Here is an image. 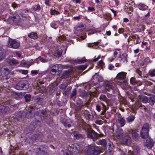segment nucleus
<instances>
[{"label":"nucleus","instance_id":"obj_29","mask_svg":"<svg viewBox=\"0 0 155 155\" xmlns=\"http://www.w3.org/2000/svg\"><path fill=\"white\" fill-rule=\"evenodd\" d=\"M87 65L86 64L81 65L77 66V68L78 70H82L83 71L84 70L87 68Z\"/></svg>","mask_w":155,"mask_h":155},{"label":"nucleus","instance_id":"obj_37","mask_svg":"<svg viewBox=\"0 0 155 155\" xmlns=\"http://www.w3.org/2000/svg\"><path fill=\"white\" fill-rule=\"evenodd\" d=\"M50 14L52 15H58L60 14V13L55 10L51 9Z\"/></svg>","mask_w":155,"mask_h":155},{"label":"nucleus","instance_id":"obj_31","mask_svg":"<svg viewBox=\"0 0 155 155\" xmlns=\"http://www.w3.org/2000/svg\"><path fill=\"white\" fill-rule=\"evenodd\" d=\"M31 98V96L30 94H26L24 96V98L25 99V101L27 102H30Z\"/></svg>","mask_w":155,"mask_h":155},{"label":"nucleus","instance_id":"obj_20","mask_svg":"<svg viewBox=\"0 0 155 155\" xmlns=\"http://www.w3.org/2000/svg\"><path fill=\"white\" fill-rule=\"evenodd\" d=\"M28 37L31 38L35 39L38 38V35L36 32H32L28 35Z\"/></svg>","mask_w":155,"mask_h":155},{"label":"nucleus","instance_id":"obj_16","mask_svg":"<svg viewBox=\"0 0 155 155\" xmlns=\"http://www.w3.org/2000/svg\"><path fill=\"white\" fill-rule=\"evenodd\" d=\"M130 5V4L126 3L124 7V9L125 11L129 14H131L133 10V8Z\"/></svg>","mask_w":155,"mask_h":155},{"label":"nucleus","instance_id":"obj_42","mask_svg":"<svg viewBox=\"0 0 155 155\" xmlns=\"http://www.w3.org/2000/svg\"><path fill=\"white\" fill-rule=\"evenodd\" d=\"M149 102L151 105H153L155 102V100L153 98L150 97L148 100Z\"/></svg>","mask_w":155,"mask_h":155},{"label":"nucleus","instance_id":"obj_21","mask_svg":"<svg viewBox=\"0 0 155 155\" xmlns=\"http://www.w3.org/2000/svg\"><path fill=\"white\" fill-rule=\"evenodd\" d=\"M139 137V135L137 133V131L135 130H133L132 131V137L133 138L135 141H137L138 140Z\"/></svg>","mask_w":155,"mask_h":155},{"label":"nucleus","instance_id":"obj_59","mask_svg":"<svg viewBox=\"0 0 155 155\" xmlns=\"http://www.w3.org/2000/svg\"><path fill=\"white\" fill-rule=\"evenodd\" d=\"M72 87H68L65 91V93L69 92L71 89Z\"/></svg>","mask_w":155,"mask_h":155},{"label":"nucleus","instance_id":"obj_50","mask_svg":"<svg viewBox=\"0 0 155 155\" xmlns=\"http://www.w3.org/2000/svg\"><path fill=\"white\" fill-rule=\"evenodd\" d=\"M68 85L65 83H63L61 84L60 88L63 90L64 89H65L66 88V87H67Z\"/></svg>","mask_w":155,"mask_h":155},{"label":"nucleus","instance_id":"obj_49","mask_svg":"<svg viewBox=\"0 0 155 155\" xmlns=\"http://www.w3.org/2000/svg\"><path fill=\"white\" fill-rule=\"evenodd\" d=\"M83 25H81V26H78L76 28L75 30L77 31H79V33H80L82 31V28L83 27Z\"/></svg>","mask_w":155,"mask_h":155},{"label":"nucleus","instance_id":"obj_63","mask_svg":"<svg viewBox=\"0 0 155 155\" xmlns=\"http://www.w3.org/2000/svg\"><path fill=\"white\" fill-rule=\"evenodd\" d=\"M45 4L48 6H50L49 4V0H45Z\"/></svg>","mask_w":155,"mask_h":155},{"label":"nucleus","instance_id":"obj_44","mask_svg":"<svg viewBox=\"0 0 155 155\" xmlns=\"http://www.w3.org/2000/svg\"><path fill=\"white\" fill-rule=\"evenodd\" d=\"M149 99L146 96L143 97L142 99V101L143 103H147Z\"/></svg>","mask_w":155,"mask_h":155},{"label":"nucleus","instance_id":"obj_5","mask_svg":"<svg viewBox=\"0 0 155 155\" xmlns=\"http://www.w3.org/2000/svg\"><path fill=\"white\" fill-rule=\"evenodd\" d=\"M9 70L7 68H2L0 69V75L3 77V79L7 80V82L10 80H12V78H10L9 74L10 73Z\"/></svg>","mask_w":155,"mask_h":155},{"label":"nucleus","instance_id":"obj_55","mask_svg":"<svg viewBox=\"0 0 155 155\" xmlns=\"http://www.w3.org/2000/svg\"><path fill=\"white\" fill-rule=\"evenodd\" d=\"M130 83L132 84H134L135 83V79L133 78H131L130 81Z\"/></svg>","mask_w":155,"mask_h":155},{"label":"nucleus","instance_id":"obj_61","mask_svg":"<svg viewBox=\"0 0 155 155\" xmlns=\"http://www.w3.org/2000/svg\"><path fill=\"white\" fill-rule=\"evenodd\" d=\"M101 104L102 105L103 111L104 112H105L107 110L106 106L102 103Z\"/></svg>","mask_w":155,"mask_h":155},{"label":"nucleus","instance_id":"obj_2","mask_svg":"<svg viewBox=\"0 0 155 155\" xmlns=\"http://www.w3.org/2000/svg\"><path fill=\"white\" fill-rule=\"evenodd\" d=\"M17 108V105L14 104L12 101H8L4 105L0 106V115H4L7 114L10 110H15Z\"/></svg>","mask_w":155,"mask_h":155},{"label":"nucleus","instance_id":"obj_64","mask_svg":"<svg viewBox=\"0 0 155 155\" xmlns=\"http://www.w3.org/2000/svg\"><path fill=\"white\" fill-rule=\"evenodd\" d=\"M4 56L3 53L2 52V51H0V61L2 58Z\"/></svg>","mask_w":155,"mask_h":155},{"label":"nucleus","instance_id":"obj_36","mask_svg":"<svg viewBox=\"0 0 155 155\" xmlns=\"http://www.w3.org/2000/svg\"><path fill=\"white\" fill-rule=\"evenodd\" d=\"M121 60L124 62L127 61V55L126 54H122L121 57Z\"/></svg>","mask_w":155,"mask_h":155},{"label":"nucleus","instance_id":"obj_43","mask_svg":"<svg viewBox=\"0 0 155 155\" xmlns=\"http://www.w3.org/2000/svg\"><path fill=\"white\" fill-rule=\"evenodd\" d=\"M101 31H100L99 30L97 29L90 30L88 31L89 33H91L92 34L97 32H100Z\"/></svg>","mask_w":155,"mask_h":155},{"label":"nucleus","instance_id":"obj_26","mask_svg":"<svg viewBox=\"0 0 155 155\" xmlns=\"http://www.w3.org/2000/svg\"><path fill=\"white\" fill-rule=\"evenodd\" d=\"M118 120L119 123L120 125V126L122 127L125 124V120L122 117H119L118 118Z\"/></svg>","mask_w":155,"mask_h":155},{"label":"nucleus","instance_id":"obj_30","mask_svg":"<svg viewBox=\"0 0 155 155\" xmlns=\"http://www.w3.org/2000/svg\"><path fill=\"white\" fill-rule=\"evenodd\" d=\"M84 115L85 117L88 120L90 119L91 114L89 111L87 110H85L84 112Z\"/></svg>","mask_w":155,"mask_h":155},{"label":"nucleus","instance_id":"obj_35","mask_svg":"<svg viewBox=\"0 0 155 155\" xmlns=\"http://www.w3.org/2000/svg\"><path fill=\"white\" fill-rule=\"evenodd\" d=\"M135 118V117L133 115H130L127 118V120L128 122H132L134 120Z\"/></svg>","mask_w":155,"mask_h":155},{"label":"nucleus","instance_id":"obj_24","mask_svg":"<svg viewBox=\"0 0 155 155\" xmlns=\"http://www.w3.org/2000/svg\"><path fill=\"white\" fill-rule=\"evenodd\" d=\"M35 103L39 105H42L44 102V99L43 98L37 97L35 100Z\"/></svg>","mask_w":155,"mask_h":155},{"label":"nucleus","instance_id":"obj_18","mask_svg":"<svg viewBox=\"0 0 155 155\" xmlns=\"http://www.w3.org/2000/svg\"><path fill=\"white\" fill-rule=\"evenodd\" d=\"M7 62L11 65H15L17 64L18 62V61L14 58L12 59H7L6 60Z\"/></svg>","mask_w":155,"mask_h":155},{"label":"nucleus","instance_id":"obj_23","mask_svg":"<svg viewBox=\"0 0 155 155\" xmlns=\"http://www.w3.org/2000/svg\"><path fill=\"white\" fill-rule=\"evenodd\" d=\"M70 75V72L69 71H64L62 74L61 78L65 79L68 78Z\"/></svg>","mask_w":155,"mask_h":155},{"label":"nucleus","instance_id":"obj_58","mask_svg":"<svg viewBox=\"0 0 155 155\" xmlns=\"http://www.w3.org/2000/svg\"><path fill=\"white\" fill-rule=\"evenodd\" d=\"M114 66L112 64H110L108 66V68L110 70L114 69Z\"/></svg>","mask_w":155,"mask_h":155},{"label":"nucleus","instance_id":"obj_1","mask_svg":"<svg viewBox=\"0 0 155 155\" xmlns=\"http://www.w3.org/2000/svg\"><path fill=\"white\" fill-rule=\"evenodd\" d=\"M47 111L45 109L40 110L39 111H37L35 114L36 117L35 121H32L31 124H30L29 127H33L31 131L34 130L35 128V126H38L41 124V122L45 119V117L46 115Z\"/></svg>","mask_w":155,"mask_h":155},{"label":"nucleus","instance_id":"obj_13","mask_svg":"<svg viewBox=\"0 0 155 155\" xmlns=\"http://www.w3.org/2000/svg\"><path fill=\"white\" fill-rule=\"evenodd\" d=\"M126 74L124 72H121L118 74L117 75L116 78L118 80H120L123 81V82L124 83H125V79L126 78Z\"/></svg>","mask_w":155,"mask_h":155},{"label":"nucleus","instance_id":"obj_4","mask_svg":"<svg viewBox=\"0 0 155 155\" xmlns=\"http://www.w3.org/2000/svg\"><path fill=\"white\" fill-rule=\"evenodd\" d=\"M100 153V149L98 147L93 146L89 147L87 150L88 155H98Z\"/></svg>","mask_w":155,"mask_h":155},{"label":"nucleus","instance_id":"obj_53","mask_svg":"<svg viewBox=\"0 0 155 155\" xmlns=\"http://www.w3.org/2000/svg\"><path fill=\"white\" fill-rule=\"evenodd\" d=\"M44 82L43 81H39L37 83V85L38 87H40V85H41L42 84H44Z\"/></svg>","mask_w":155,"mask_h":155},{"label":"nucleus","instance_id":"obj_14","mask_svg":"<svg viewBox=\"0 0 155 155\" xmlns=\"http://www.w3.org/2000/svg\"><path fill=\"white\" fill-rule=\"evenodd\" d=\"M61 66L60 64H56L53 65L50 71L51 74L53 75L55 74L57 71H59V68Z\"/></svg>","mask_w":155,"mask_h":155},{"label":"nucleus","instance_id":"obj_28","mask_svg":"<svg viewBox=\"0 0 155 155\" xmlns=\"http://www.w3.org/2000/svg\"><path fill=\"white\" fill-rule=\"evenodd\" d=\"M74 138L76 139H79L83 137L82 135L77 132H75L74 133Z\"/></svg>","mask_w":155,"mask_h":155},{"label":"nucleus","instance_id":"obj_7","mask_svg":"<svg viewBox=\"0 0 155 155\" xmlns=\"http://www.w3.org/2000/svg\"><path fill=\"white\" fill-rule=\"evenodd\" d=\"M33 107L31 106L25 108L27 112L25 113V116L28 118H30L33 117L35 115V111Z\"/></svg>","mask_w":155,"mask_h":155},{"label":"nucleus","instance_id":"obj_51","mask_svg":"<svg viewBox=\"0 0 155 155\" xmlns=\"http://www.w3.org/2000/svg\"><path fill=\"white\" fill-rule=\"evenodd\" d=\"M105 16L107 17L108 20H111L112 19L111 14L109 13H107Z\"/></svg>","mask_w":155,"mask_h":155},{"label":"nucleus","instance_id":"obj_8","mask_svg":"<svg viewBox=\"0 0 155 155\" xmlns=\"http://www.w3.org/2000/svg\"><path fill=\"white\" fill-rule=\"evenodd\" d=\"M135 39H136V41H133V44L134 45L139 44L141 42L140 38L138 35L136 34H131L128 39L127 41L128 42H129L130 41H133V40Z\"/></svg>","mask_w":155,"mask_h":155},{"label":"nucleus","instance_id":"obj_62","mask_svg":"<svg viewBox=\"0 0 155 155\" xmlns=\"http://www.w3.org/2000/svg\"><path fill=\"white\" fill-rule=\"evenodd\" d=\"M96 109L98 112H99L100 111L101 109V108L100 106L99 105H96Z\"/></svg>","mask_w":155,"mask_h":155},{"label":"nucleus","instance_id":"obj_57","mask_svg":"<svg viewBox=\"0 0 155 155\" xmlns=\"http://www.w3.org/2000/svg\"><path fill=\"white\" fill-rule=\"evenodd\" d=\"M88 10L90 12H92L93 11H94L95 10L94 8L93 7H90L89 6L88 7Z\"/></svg>","mask_w":155,"mask_h":155},{"label":"nucleus","instance_id":"obj_46","mask_svg":"<svg viewBox=\"0 0 155 155\" xmlns=\"http://www.w3.org/2000/svg\"><path fill=\"white\" fill-rule=\"evenodd\" d=\"M87 103H85L84 104H83V103H81V104H80V105L78 106V110H80L83 107H86L87 106Z\"/></svg>","mask_w":155,"mask_h":155},{"label":"nucleus","instance_id":"obj_19","mask_svg":"<svg viewBox=\"0 0 155 155\" xmlns=\"http://www.w3.org/2000/svg\"><path fill=\"white\" fill-rule=\"evenodd\" d=\"M62 51L61 49L56 50L54 52V55L57 58L61 57L62 54Z\"/></svg>","mask_w":155,"mask_h":155},{"label":"nucleus","instance_id":"obj_56","mask_svg":"<svg viewBox=\"0 0 155 155\" xmlns=\"http://www.w3.org/2000/svg\"><path fill=\"white\" fill-rule=\"evenodd\" d=\"M95 123L97 124H103V121L101 120H97L95 121Z\"/></svg>","mask_w":155,"mask_h":155},{"label":"nucleus","instance_id":"obj_12","mask_svg":"<svg viewBox=\"0 0 155 155\" xmlns=\"http://www.w3.org/2000/svg\"><path fill=\"white\" fill-rule=\"evenodd\" d=\"M38 149V151L37 152L36 155H48L47 153L45 150L44 145H40Z\"/></svg>","mask_w":155,"mask_h":155},{"label":"nucleus","instance_id":"obj_45","mask_svg":"<svg viewBox=\"0 0 155 155\" xmlns=\"http://www.w3.org/2000/svg\"><path fill=\"white\" fill-rule=\"evenodd\" d=\"M107 98L106 96L104 94H101L100 97V99L101 101H106L107 100Z\"/></svg>","mask_w":155,"mask_h":155},{"label":"nucleus","instance_id":"obj_22","mask_svg":"<svg viewBox=\"0 0 155 155\" xmlns=\"http://www.w3.org/2000/svg\"><path fill=\"white\" fill-rule=\"evenodd\" d=\"M117 136L120 138L122 137L123 135V130L121 129H118L116 131Z\"/></svg>","mask_w":155,"mask_h":155},{"label":"nucleus","instance_id":"obj_38","mask_svg":"<svg viewBox=\"0 0 155 155\" xmlns=\"http://www.w3.org/2000/svg\"><path fill=\"white\" fill-rule=\"evenodd\" d=\"M149 75L151 77H154L155 76V69L150 70L149 72Z\"/></svg>","mask_w":155,"mask_h":155},{"label":"nucleus","instance_id":"obj_3","mask_svg":"<svg viewBox=\"0 0 155 155\" xmlns=\"http://www.w3.org/2000/svg\"><path fill=\"white\" fill-rule=\"evenodd\" d=\"M149 126L148 124H144L140 131V135L142 138L145 139L148 138L149 136Z\"/></svg>","mask_w":155,"mask_h":155},{"label":"nucleus","instance_id":"obj_52","mask_svg":"<svg viewBox=\"0 0 155 155\" xmlns=\"http://www.w3.org/2000/svg\"><path fill=\"white\" fill-rule=\"evenodd\" d=\"M136 72L140 76L142 77V72L141 70H140V69L137 68L136 70Z\"/></svg>","mask_w":155,"mask_h":155},{"label":"nucleus","instance_id":"obj_39","mask_svg":"<svg viewBox=\"0 0 155 155\" xmlns=\"http://www.w3.org/2000/svg\"><path fill=\"white\" fill-rule=\"evenodd\" d=\"M99 143L100 145L104 146H105L107 144L106 140L105 139H102V140H100L99 141Z\"/></svg>","mask_w":155,"mask_h":155},{"label":"nucleus","instance_id":"obj_9","mask_svg":"<svg viewBox=\"0 0 155 155\" xmlns=\"http://www.w3.org/2000/svg\"><path fill=\"white\" fill-rule=\"evenodd\" d=\"M43 137V134L42 133L38 131L36 132V133L34 134L30 137V139L33 141H34L37 140H41Z\"/></svg>","mask_w":155,"mask_h":155},{"label":"nucleus","instance_id":"obj_54","mask_svg":"<svg viewBox=\"0 0 155 155\" xmlns=\"http://www.w3.org/2000/svg\"><path fill=\"white\" fill-rule=\"evenodd\" d=\"M129 138L127 137H126L124 138L123 140V141L124 143L126 144H127Z\"/></svg>","mask_w":155,"mask_h":155},{"label":"nucleus","instance_id":"obj_25","mask_svg":"<svg viewBox=\"0 0 155 155\" xmlns=\"http://www.w3.org/2000/svg\"><path fill=\"white\" fill-rule=\"evenodd\" d=\"M150 61V60L149 58L148 57H146L143 61L142 65V66H146Z\"/></svg>","mask_w":155,"mask_h":155},{"label":"nucleus","instance_id":"obj_34","mask_svg":"<svg viewBox=\"0 0 155 155\" xmlns=\"http://www.w3.org/2000/svg\"><path fill=\"white\" fill-rule=\"evenodd\" d=\"M32 9L34 11H39L41 10V8L40 5L38 4L36 5L35 7H33Z\"/></svg>","mask_w":155,"mask_h":155},{"label":"nucleus","instance_id":"obj_47","mask_svg":"<svg viewBox=\"0 0 155 155\" xmlns=\"http://www.w3.org/2000/svg\"><path fill=\"white\" fill-rule=\"evenodd\" d=\"M92 132L94 138H97L99 137V134L94 130H93Z\"/></svg>","mask_w":155,"mask_h":155},{"label":"nucleus","instance_id":"obj_11","mask_svg":"<svg viewBox=\"0 0 155 155\" xmlns=\"http://www.w3.org/2000/svg\"><path fill=\"white\" fill-rule=\"evenodd\" d=\"M70 148L71 152L75 153H79V146L77 143L71 144L69 145L68 149Z\"/></svg>","mask_w":155,"mask_h":155},{"label":"nucleus","instance_id":"obj_15","mask_svg":"<svg viewBox=\"0 0 155 155\" xmlns=\"http://www.w3.org/2000/svg\"><path fill=\"white\" fill-rule=\"evenodd\" d=\"M136 7L140 10L145 11L147 10L148 9V6L142 3H139L136 5Z\"/></svg>","mask_w":155,"mask_h":155},{"label":"nucleus","instance_id":"obj_33","mask_svg":"<svg viewBox=\"0 0 155 155\" xmlns=\"http://www.w3.org/2000/svg\"><path fill=\"white\" fill-rule=\"evenodd\" d=\"M99 43V42L97 41L94 42V43H89L87 45L89 47H93L95 46H97Z\"/></svg>","mask_w":155,"mask_h":155},{"label":"nucleus","instance_id":"obj_6","mask_svg":"<svg viewBox=\"0 0 155 155\" xmlns=\"http://www.w3.org/2000/svg\"><path fill=\"white\" fill-rule=\"evenodd\" d=\"M20 45V42L16 39L9 38L8 44V47L14 49H17Z\"/></svg>","mask_w":155,"mask_h":155},{"label":"nucleus","instance_id":"obj_60","mask_svg":"<svg viewBox=\"0 0 155 155\" xmlns=\"http://www.w3.org/2000/svg\"><path fill=\"white\" fill-rule=\"evenodd\" d=\"M31 73L35 75H36L38 73V72L36 70H32L31 71Z\"/></svg>","mask_w":155,"mask_h":155},{"label":"nucleus","instance_id":"obj_17","mask_svg":"<svg viewBox=\"0 0 155 155\" xmlns=\"http://www.w3.org/2000/svg\"><path fill=\"white\" fill-rule=\"evenodd\" d=\"M113 87V84L111 83L109 81H107L105 83V88L106 90L109 91Z\"/></svg>","mask_w":155,"mask_h":155},{"label":"nucleus","instance_id":"obj_48","mask_svg":"<svg viewBox=\"0 0 155 155\" xmlns=\"http://www.w3.org/2000/svg\"><path fill=\"white\" fill-rule=\"evenodd\" d=\"M25 116L22 115V114L21 113V115H20L19 116L17 117L18 120L19 121H22L23 120Z\"/></svg>","mask_w":155,"mask_h":155},{"label":"nucleus","instance_id":"obj_41","mask_svg":"<svg viewBox=\"0 0 155 155\" xmlns=\"http://www.w3.org/2000/svg\"><path fill=\"white\" fill-rule=\"evenodd\" d=\"M77 94V90L75 88L72 91V93L71 95V98H72L73 97L75 96Z\"/></svg>","mask_w":155,"mask_h":155},{"label":"nucleus","instance_id":"obj_27","mask_svg":"<svg viewBox=\"0 0 155 155\" xmlns=\"http://www.w3.org/2000/svg\"><path fill=\"white\" fill-rule=\"evenodd\" d=\"M96 75L95 77L96 79L98 82H102L103 81V78L101 75L97 74V73H95V76Z\"/></svg>","mask_w":155,"mask_h":155},{"label":"nucleus","instance_id":"obj_10","mask_svg":"<svg viewBox=\"0 0 155 155\" xmlns=\"http://www.w3.org/2000/svg\"><path fill=\"white\" fill-rule=\"evenodd\" d=\"M26 82L24 81H21L18 82L15 86V88L18 90H24L26 88L25 87Z\"/></svg>","mask_w":155,"mask_h":155},{"label":"nucleus","instance_id":"obj_32","mask_svg":"<svg viewBox=\"0 0 155 155\" xmlns=\"http://www.w3.org/2000/svg\"><path fill=\"white\" fill-rule=\"evenodd\" d=\"M93 130H88L87 132V137L88 138H91L92 139L94 138L93 134Z\"/></svg>","mask_w":155,"mask_h":155},{"label":"nucleus","instance_id":"obj_40","mask_svg":"<svg viewBox=\"0 0 155 155\" xmlns=\"http://www.w3.org/2000/svg\"><path fill=\"white\" fill-rule=\"evenodd\" d=\"M87 60L85 58H83L81 59L77 60V63L78 64H81L86 62Z\"/></svg>","mask_w":155,"mask_h":155}]
</instances>
